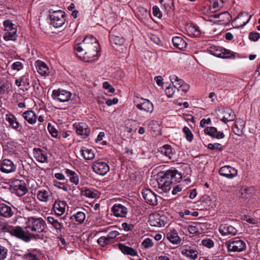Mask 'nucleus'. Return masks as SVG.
Masks as SVG:
<instances>
[{"instance_id": "9", "label": "nucleus", "mask_w": 260, "mask_h": 260, "mask_svg": "<svg viewBox=\"0 0 260 260\" xmlns=\"http://www.w3.org/2000/svg\"><path fill=\"white\" fill-rule=\"evenodd\" d=\"M72 93L67 90L58 89L53 90L52 93V99L56 102H68L71 98Z\"/></svg>"}, {"instance_id": "43", "label": "nucleus", "mask_w": 260, "mask_h": 260, "mask_svg": "<svg viewBox=\"0 0 260 260\" xmlns=\"http://www.w3.org/2000/svg\"><path fill=\"white\" fill-rule=\"evenodd\" d=\"M161 7L167 12H170L173 7V0H160Z\"/></svg>"}, {"instance_id": "61", "label": "nucleus", "mask_w": 260, "mask_h": 260, "mask_svg": "<svg viewBox=\"0 0 260 260\" xmlns=\"http://www.w3.org/2000/svg\"><path fill=\"white\" fill-rule=\"evenodd\" d=\"M46 117L44 115H40L38 116V119L39 122H40V124L38 125V127L39 128H44V126L43 124V123L45 121Z\"/></svg>"}, {"instance_id": "37", "label": "nucleus", "mask_w": 260, "mask_h": 260, "mask_svg": "<svg viewBox=\"0 0 260 260\" xmlns=\"http://www.w3.org/2000/svg\"><path fill=\"white\" fill-rule=\"evenodd\" d=\"M80 152L84 159L87 160H92L94 157V150L84 147L80 150Z\"/></svg>"}, {"instance_id": "2", "label": "nucleus", "mask_w": 260, "mask_h": 260, "mask_svg": "<svg viewBox=\"0 0 260 260\" xmlns=\"http://www.w3.org/2000/svg\"><path fill=\"white\" fill-rule=\"evenodd\" d=\"M25 224L26 226L25 229H23V231L28 236L29 240H25L22 238H19L26 242L30 241L32 238L35 237V233L43 232L45 225L44 220L41 217H28L25 222Z\"/></svg>"}, {"instance_id": "47", "label": "nucleus", "mask_w": 260, "mask_h": 260, "mask_svg": "<svg viewBox=\"0 0 260 260\" xmlns=\"http://www.w3.org/2000/svg\"><path fill=\"white\" fill-rule=\"evenodd\" d=\"M201 244L203 246L208 248H211L214 245L213 241L210 238H205L202 240Z\"/></svg>"}, {"instance_id": "4", "label": "nucleus", "mask_w": 260, "mask_h": 260, "mask_svg": "<svg viewBox=\"0 0 260 260\" xmlns=\"http://www.w3.org/2000/svg\"><path fill=\"white\" fill-rule=\"evenodd\" d=\"M50 17V24L55 28L62 27L66 23V13L61 10L49 11Z\"/></svg>"}, {"instance_id": "64", "label": "nucleus", "mask_w": 260, "mask_h": 260, "mask_svg": "<svg viewBox=\"0 0 260 260\" xmlns=\"http://www.w3.org/2000/svg\"><path fill=\"white\" fill-rule=\"evenodd\" d=\"M26 260H40L36 255L32 253H28L25 255Z\"/></svg>"}, {"instance_id": "42", "label": "nucleus", "mask_w": 260, "mask_h": 260, "mask_svg": "<svg viewBox=\"0 0 260 260\" xmlns=\"http://www.w3.org/2000/svg\"><path fill=\"white\" fill-rule=\"evenodd\" d=\"M48 223L52 225L55 229L60 230L62 229L63 224L61 221L55 219L54 217L48 216L47 218Z\"/></svg>"}, {"instance_id": "30", "label": "nucleus", "mask_w": 260, "mask_h": 260, "mask_svg": "<svg viewBox=\"0 0 260 260\" xmlns=\"http://www.w3.org/2000/svg\"><path fill=\"white\" fill-rule=\"evenodd\" d=\"M204 132L206 134L218 139H222L224 137L222 132H218L215 127L212 126L206 127Z\"/></svg>"}, {"instance_id": "63", "label": "nucleus", "mask_w": 260, "mask_h": 260, "mask_svg": "<svg viewBox=\"0 0 260 260\" xmlns=\"http://www.w3.org/2000/svg\"><path fill=\"white\" fill-rule=\"evenodd\" d=\"M245 121L243 119H238L236 121L235 126L238 127L240 129H243L245 125Z\"/></svg>"}, {"instance_id": "45", "label": "nucleus", "mask_w": 260, "mask_h": 260, "mask_svg": "<svg viewBox=\"0 0 260 260\" xmlns=\"http://www.w3.org/2000/svg\"><path fill=\"white\" fill-rule=\"evenodd\" d=\"M82 194L91 199L96 198L98 197V193L96 191H94L89 189H85L84 191H83L82 192Z\"/></svg>"}, {"instance_id": "12", "label": "nucleus", "mask_w": 260, "mask_h": 260, "mask_svg": "<svg viewBox=\"0 0 260 260\" xmlns=\"http://www.w3.org/2000/svg\"><path fill=\"white\" fill-rule=\"evenodd\" d=\"M99 44L98 43H94V44H90L89 46L83 48L84 54L86 56H83V59L85 61L90 62L92 60L86 59L87 58H91L93 57H96V58L99 56Z\"/></svg>"}, {"instance_id": "1", "label": "nucleus", "mask_w": 260, "mask_h": 260, "mask_svg": "<svg viewBox=\"0 0 260 260\" xmlns=\"http://www.w3.org/2000/svg\"><path fill=\"white\" fill-rule=\"evenodd\" d=\"M182 174L176 170H169L159 175L157 181L159 192H167L171 188L172 184L179 182L182 179Z\"/></svg>"}, {"instance_id": "46", "label": "nucleus", "mask_w": 260, "mask_h": 260, "mask_svg": "<svg viewBox=\"0 0 260 260\" xmlns=\"http://www.w3.org/2000/svg\"><path fill=\"white\" fill-rule=\"evenodd\" d=\"M74 217L77 222L82 223L85 220L86 216L85 213L79 211L74 215Z\"/></svg>"}, {"instance_id": "55", "label": "nucleus", "mask_w": 260, "mask_h": 260, "mask_svg": "<svg viewBox=\"0 0 260 260\" xmlns=\"http://www.w3.org/2000/svg\"><path fill=\"white\" fill-rule=\"evenodd\" d=\"M208 148L211 150H221V145L219 143H209L208 145Z\"/></svg>"}, {"instance_id": "13", "label": "nucleus", "mask_w": 260, "mask_h": 260, "mask_svg": "<svg viewBox=\"0 0 260 260\" xmlns=\"http://www.w3.org/2000/svg\"><path fill=\"white\" fill-rule=\"evenodd\" d=\"M251 17L247 12H242L234 19L232 24L236 28L243 27L248 23Z\"/></svg>"}, {"instance_id": "32", "label": "nucleus", "mask_w": 260, "mask_h": 260, "mask_svg": "<svg viewBox=\"0 0 260 260\" xmlns=\"http://www.w3.org/2000/svg\"><path fill=\"white\" fill-rule=\"evenodd\" d=\"M6 120L10 126L14 129L17 130L20 125L17 118L12 113H9L6 115Z\"/></svg>"}, {"instance_id": "15", "label": "nucleus", "mask_w": 260, "mask_h": 260, "mask_svg": "<svg viewBox=\"0 0 260 260\" xmlns=\"http://www.w3.org/2000/svg\"><path fill=\"white\" fill-rule=\"evenodd\" d=\"M142 196L146 202L151 206H156L158 203V199L161 200L160 197L149 189H145L143 190Z\"/></svg>"}, {"instance_id": "25", "label": "nucleus", "mask_w": 260, "mask_h": 260, "mask_svg": "<svg viewBox=\"0 0 260 260\" xmlns=\"http://www.w3.org/2000/svg\"><path fill=\"white\" fill-rule=\"evenodd\" d=\"M22 117L29 124L34 125L36 123L38 115L33 110H27L22 113Z\"/></svg>"}, {"instance_id": "50", "label": "nucleus", "mask_w": 260, "mask_h": 260, "mask_svg": "<svg viewBox=\"0 0 260 260\" xmlns=\"http://www.w3.org/2000/svg\"><path fill=\"white\" fill-rule=\"evenodd\" d=\"M219 6L217 0H213L209 6V10L211 12H215L219 9Z\"/></svg>"}, {"instance_id": "44", "label": "nucleus", "mask_w": 260, "mask_h": 260, "mask_svg": "<svg viewBox=\"0 0 260 260\" xmlns=\"http://www.w3.org/2000/svg\"><path fill=\"white\" fill-rule=\"evenodd\" d=\"M182 132L186 140L189 142H191L193 136L190 129L188 127L184 126L183 128Z\"/></svg>"}, {"instance_id": "8", "label": "nucleus", "mask_w": 260, "mask_h": 260, "mask_svg": "<svg viewBox=\"0 0 260 260\" xmlns=\"http://www.w3.org/2000/svg\"><path fill=\"white\" fill-rule=\"evenodd\" d=\"M226 245L230 252H240L246 249L245 242L238 238L230 240L226 243Z\"/></svg>"}, {"instance_id": "52", "label": "nucleus", "mask_w": 260, "mask_h": 260, "mask_svg": "<svg viewBox=\"0 0 260 260\" xmlns=\"http://www.w3.org/2000/svg\"><path fill=\"white\" fill-rule=\"evenodd\" d=\"M142 245L146 249L151 247L153 245V243L152 239L150 238H146L142 242Z\"/></svg>"}, {"instance_id": "59", "label": "nucleus", "mask_w": 260, "mask_h": 260, "mask_svg": "<svg viewBox=\"0 0 260 260\" xmlns=\"http://www.w3.org/2000/svg\"><path fill=\"white\" fill-rule=\"evenodd\" d=\"M259 38V34L256 32H251L249 34V39L252 41H256Z\"/></svg>"}, {"instance_id": "35", "label": "nucleus", "mask_w": 260, "mask_h": 260, "mask_svg": "<svg viewBox=\"0 0 260 260\" xmlns=\"http://www.w3.org/2000/svg\"><path fill=\"white\" fill-rule=\"evenodd\" d=\"M174 46L179 50H184L186 46V42L180 37H174L172 40Z\"/></svg>"}, {"instance_id": "22", "label": "nucleus", "mask_w": 260, "mask_h": 260, "mask_svg": "<svg viewBox=\"0 0 260 260\" xmlns=\"http://www.w3.org/2000/svg\"><path fill=\"white\" fill-rule=\"evenodd\" d=\"M213 16L218 20L216 22L219 25H227L232 19V16L228 12H224L221 13L214 14Z\"/></svg>"}, {"instance_id": "53", "label": "nucleus", "mask_w": 260, "mask_h": 260, "mask_svg": "<svg viewBox=\"0 0 260 260\" xmlns=\"http://www.w3.org/2000/svg\"><path fill=\"white\" fill-rule=\"evenodd\" d=\"M11 68L13 70L19 71L23 68L22 63L20 61L15 62L12 64Z\"/></svg>"}, {"instance_id": "27", "label": "nucleus", "mask_w": 260, "mask_h": 260, "mask_svg": "<svg viewBox=\"0 0 260 260\" xmlns=\"http://www.w3.org/2000/svg\"><path fill=\"white\" fill-rule=\"evenodd\" d=\"M149 224L153 226L161 227L165 226V222L160 218L159 214L155 213L151 214L149 217Z\"/></svg>"}, {"instance_id": "10", "label": "nucleus", "mask_w": 260, "mask_h": 260, "mask_svg": "<svg viewBox=\"0 0 260 260\" xmlns=\"http://www.w3.org/2000/svg\"><path fill=\"white\" fill-rule=\"evenodd\" d=\"M217 117L224 123L234 120L235 115L232 109L228 108H220L216 111Z\"/></svg>"}, {"instance_id": "24", "label": "nucleus", "mask_w": 260, "mask_h": 260, "mask_svg": "<svg viewBox=\"0 0 260 260\" xmlns=\"http://www.w3.org/2000/svg\"><path fill=\"white\" fill-rule=\"evenodd\" d=\"M111 210L113 214L116 217H124L127 213V208L120 204H115Z\"/></svg>"}, {"instance_id": "3", "label": "nucleus", "mask_w": 260, "mask_h": 260, "mask_svg": "<svg viewBox=\"0 0 260 260\" xmlns=\"http://www.w3.org/2000/svg\"><path fill=\"white\" fill-rule=\"evenodd\" d=\"M9 233L11 235L17 238H22L25 240H29V237L20 226L13 227L6 222H0V233Z\"/></svg>"}, {"instance_id": "7", "label": "nucleus", "mask_w": 260, "mask_h": 260, "mask_svg": "<svg viewBox=\"0 0 260 260\" xmlns=\"http://www.w3.org/2000/svg\"><path fill=\"white\" fill-rule=\"evenodd\" d=\"M180 250L181 254L188 259L196 260L198 258V248L195 245H184L181 247Z\"/></svg>"}, {"instance_id": "31", "label": "nucleus", "mask_w": 260, "mask_h": 260, "mask_svg": "<svg viewBox=\"0 0 260 260\" xmlns=\"http://www.w3.org/2000/svg\"><path fill=\"white\" fill-rule=\"evenodd\" d=\"M167 238L173 244H179L181 241V239L179 236L178 233L175 230H172L169 232L167 234Z\"/></svg>"}, {"instance_id": "26", "label": "nucleus", "mask_w": 260, "mask_h": 260, "mask_svg": "<svg viewBox=\"0 0 260 260\" xmlns=\"http://www.w3.org/2000/svg\"><path fill=\"white\" fill-rule=\"evenodd\" d=\"M35 66L38 73L41 76H46L50 74L49 69L44 62L38 60L35 62Z\"/></svg>"}, {"instance_id": "11", "label": "nucleus", "mask_w": 260, "mask_h": 260, "mask_svg": "<svg viewBox=\"0 0 260 260\" xmlns=\"http://www.w3.org/2000/svg\"><path fill=\"white\" fill-rule=\"evenodd\" d=\"M12 192L18 196H23L27 191L26 184L24 181L17 179L12 182L11 186Z\"/></svg>"}, {"instance_id": "14", "label": "nucleus", "mask_w": 260, "mask_h": 260, "mask_svg": "<svg viewBox=\"0 0 260 260\" xmlns=\"http://www.w3.org/2000/svg\"><path fill=\"white\" fill-rule=\"evenodd\" d=\"M73 126L77 134L82 138H86L90 133V128L84 122H76L73 124Z\"/></svg>"}, {"instance_id": "56", "label": "nucleus", "mask_w": 260, "mask_h": 260, "mask_svg": "<svg viewBox=\"0 0 260 260\" xmlns=\"http://www.w3.org/2000/svg\"><path fill=\"white\" fill-rule=\"evenodd\" d=\"M153 14L154 16L160 18L162 17L161 13L158 7L156 6H153L152 8Z\"/></svg>"}, {"instance_id": "39", "label": "nucleus", "mask_w": 260, "mask_h": 260, "mask_svg": "<svg viewBox=\"0 0 260 260\" xmlns=\"http://www.w3.org/2000/svg\"><path fill=\"white\" fill-rule=\"evenodd\" d=\"M64 172L66 174L67 177L69 178L71 182L76 185L79 184V178L77 173L69 169H65Z\"/></svg>"}, {"instance_id": "23", "label": "nucleus", "mask_w": 260, "mask_h": 260, "mask_svg": "<svg viewBox=\"0 0 260 260\" xmlns=\"http://www.w3.org/2000/svg\"><path fill=\"white\" fill-rule=\"evenodd\" d=\"M66 206L67 203L65 201L56 200L53 205V210L57 216H60L65 212Z\"/></svg>"}, {"instance_id": "16", "label": "nucleus", "mask_w": 260, "mask_h": 260, "mask_svg": "<svg viewBox=\"0 0 260 260\" xmlns=\"http://www.w3.org/2000/svg\"><path fill=\"white\" fill-rule=\"evenodd\" d=\"M171 83L173 84V86L177 89L178 90H180L183 92H186L188 88V85L185 83L184 81L179 78L175 75H171L169 77Z\"/></svg>"}, {"instance_id": "48", "label": "nucleus", "mask_w": 260, "mask_h": 260, "mask_svg": "<svg viewBox=\"0 0 260 260\" xmlns=\"http://www.w3.org/2000/svg\"><path fill=\"white\" fill-rule=\"evenodd\" d=\"M48 130L52 136V137L54 138H57L58 136V131L50 123H48L47 126Z\"/></svg>"}, {"instance_id": "6", "label": "nucleus", "mask_w": 260, "mask_h": 260, "mask_svg": "<svg viewBox=\"0 0 260 260\" xmlns=\"http://www.w3.org/2000/svg\"><path fill=\"white\" fill-rule=\"evenodd\" d=\"M134 103L138 109L147 114H151L154 110L153 104L148 99L136 96Z\"/></svg>"}, {"instance_id": "49", "label": "nucleus", "mask_w": 260, "mask_h": 260, "mask_svg": "<svg viewBox=\"0 0 260 260\" xmlns=\"http://www.w3.org/2000/svg\"><path fill=\"white\" fill-rule=\"evenodd\" d=\"M110 240L108 239L107 236H102L100 237L97 241L98 243L102 247H104L105 245L109 243Z\"/></svg>"}, {"instance_id": "5", "label": "nucleus", "mask_w": 260, "mask_h": 260, "mask_svg": "<svg viewBox=\"0 0 260 260\" xmlns=\"http://www.w3.org/2000/svg\"><path fill=\"white\" fill-rule=\"evenodd\" d=\"M4 34L3 38L6 41H16L17 39V26L10 20L3 22Z\"/></svg>"}, {"instance_id": "62", "label": "nucleus", "mask_w": 260, "mask_h": 260, "mask_svg": "<svg viewBox=\"0 0 260 260\" xmlns=\"http://www.w3.org/2000/svg\"><path fill=\"white\" fill-rule=\"evenodd\" d=\"M211 123V119L210 118L207 119L203 118L201 120L200 126L202 127H204L206 125L209 124Z\"/></svg>"}, {"instance_id": "28", "label": "nucleus", "mask_w": 260, "mask_h": 260, "mask_svg": "<svg viewBox=\"0 0 260 260\" xmlns=\"http://www.w3.org/2000/svg\"><path fill=\"white\" fill-rule=\"evenodd\" d=\"M185 30L187 34L193 37H199L201 34L199 27L192 23L188 24L186 26Z\"/></svg>"}, {"instance_id": "34", "label": "nucleus", "mask_w": 260, "mask_h": 260, "mask_svg": "<svg viewBox=\"0 0 260 260\" xmlns=\"http://www.w3.org/2000/svg\"><path fill=\"white\" fill-rule=\"evenodd\" d=\"M0 214L6 218H9L13 215L11 207L5 204H0Z\"/></svg>"}, {"instance_id": "29", "label": "nucleus", "mask_w": 260, "mask_h": 260, "mask_svg": "<svg viewBox=\"0 0 260 260\" xmlns=\"http://www.w3.org/2000/svg\"><path fill=\"white\" fill-rule=\"evenodd\" d=\"M33 153L34 157L38 161L42 163L48 162V157L44 151L39 148H34Z\"/></svg>"}, {"instance_id": "36", "label": "nucleus", "mask_w": 260, "mask_h": 260, "mask_svg": "<svg viewBox=\"0 0 260 260\" xmlns=\"http://www.w3.org/2000/svg\"><path fill=\"white\" fill-rule=\"evenodd\" d=\"M118 247L121 251L124 254H127L132 256L138 255L137 251L131 247L120 243L118 244Z\"/></svg>"}, {"instance_id": "40", "label": "nucleus", "mask_w": 260, "mask_h": 260, "mask_svg": "<svg viewBox=\"0 0 260 260\" xmlns=\"http://www.w3.org/2000/svg\"><path fill=\"white\" fill-rule=\"evenodd\" d=\"M51 192L45 189L39 190L37 193L38 199L43 202H47L51 197Z\"/></svg>"}, {"instance_id": "20", "label": "nucleus", "mask_w": 260, "mask_h": 260, "mask_svg": "<svg viewBox=\"0 0 260 260\" xmlns=\"http://www.w3.org/2000/svg\"><path fill=\"white\" fill-rule=\"evenodd\" d=\"M219 232L223 236H235L237 232L236 228L229 224L222 223L219 226Z\"/></svg>"}, {"instance_id": "38", "label": "nucleus", "mask_w": 260, "mask_h": 260, "mask_svg": "<svg viewBox=\"0 0 260 260\" xmlns=\"http://www.w3.org/2000/svg\"><path fill=\"white\" fill-rule=\"evenodd\" d=\"M159 151L166 157V159L170 160L172 159L173 153L171 146L165 145L160 148Z\"/></svg>"}, {"instance_id": "60", "label": "nucleus", "mask_w": 260, "mask_h": 260, "mask_svg": "<svg viewBox=\"0 0 260 260\" xmlns=\"http://www.w3.org/2000/svg\"><path fill=\"white\" fill-rule=\"evenodd\" d=\"M7 254V249L4 247L0 246V260L6 258Z\"/></svg>"}, {"instance_id": "51", "label": "nucleus", "mask_w": 260, "mask_h": 260, "mask_svg": "<svg viewBox=\"0 0 260 260\" xmlns=\"http://www.w3.org/2000/svg\"><path fill=\"white\" fill-rule=\"evenodd\" d=\"M175 88L171 85L166 88L165 92L168 98H172L175 93Z\"/></svg>"}, {"instance_id": "58", "label": "nucleus", "mask_w": 260, "mask_h": 260, "mask_svg": "<svg viewBox=\"0 0 260 260\" xmlns=\"http://www.w3.org/2000/svg\"><path fill=\"white\" fill-rule=\"evenodd\" d=\"M119 235V233L117 231H110L107 237H108V239H109L110 241H111L112 239H114L116 238L117 236Z\"/></svg>"}, {"instance_id": "33", "label": "nucleus", "mask_w": 260, "mask_h": 260, "mask_svg": "<svg viewBox=\"0 0 260 260\" xmlns=\"http://www.w3.org/2000/svg\"><path fill=\"white\" fill-rule=\"evenodd\" d=\"M109 40L111 45L114 48L122 46L124 42L123 38L113 35L112 34V32H110Z\"/></svg>"}, {"instance_id": "21", "label": "nucleus", "mask_w": 260, "mask_h": 260, "mask_svg": "<svg viewBox=\"0 0 260 260\" xmlns=\"http://www.w3.org/2000/svg\"><path fill=\"white\" fill-rule=\"evenodd\" d=\"M0 170L3 173H10L16 171V166L10 159H4L1 162Z\"/></svg>"}, {"instance_id": "19", "label": "nucleus", "mask_w": 260, "mask_h": 260, "mask_svg": "<svg viewBox=\"0 0 260 260\" xmlns=\"http://www.w3.org/2000/svg\"><path fill=\"white\" fill-rule=\"evenodd\" d=\"M219 173L221 176L232 179L237 175L238 170L230 166H225L219 169Z\"/></svg>"}, {"instance_id": "54", "label": "nucleus", "mask_w": 260, "mask_h": 260, "mask_svg": "<svg viewBox=\"0 0 260 260\" xmlns=\"http://www.w3.org/2000/svg\"><path fill=\"white\" fill-rule=\"evenodd\" d=\"M54 185L58 188L62 189L65 191H67L68 189V187L63 183L57 181H53Z\"/></svg>"}, {"instance_id": "57", "label": "nucleus", "mask_w": 260, "mask_h": 260, "mask_svg": "<svg viewBox=\"0 0 260 260\" xmlns=\"http://www.w3.org/2000/svg\"><path fill=\"white\" fill-rule=\"evenodd\" d=\"M103 87L105 89L108 90L110 93H113L115 91V89L108 82H104L103 84Z\"/></svg>"}, {"instance_id": "41", "label": "nucleus", "mask_w": 260, "mask_h": 260, "mask_svg": "<svg viewBox=\"0 0 260 260\" xmlns=\"http://www.w3.org/2000/svg\"><path fill=\"white\" fill-rule=\"evenodd\" d=\"M186 229L189 233L192 236L201 233V224L200 223H194L187 226Z\"/></svg>"}, {"instance_id": "17", "label": "nucleus", "mask_w": 260, "mask_h": 260, "mask_svg": "<svg viewBox=\"0 0 260 260\" xmlns=\"http://www.w3.org/2000/svg\"><path fill=\"white\" fill-rule=\"evenodd\" d=\"M94 43H98L96 38L92 36H87L81 43H76L75 49L79 53H82L83 51V48L89 46L90 44H94Z\"/></svg>"}, {"instance_id": "18", "label": "nucleus", "mask_w": 260, "mask_h": 260, "mask_svg": "<svg viewBox=\"0 0 260 260\" xmlns=\"http://www.w3.org/2000/svg\"><path fill=\"white\" fill-rule=\"evenodd\" d=\"M92 168L95 173L102 176L106 174L110 169L109 165L106 162L101 161L94 162Z\"/></svg>"}]
</instances>
